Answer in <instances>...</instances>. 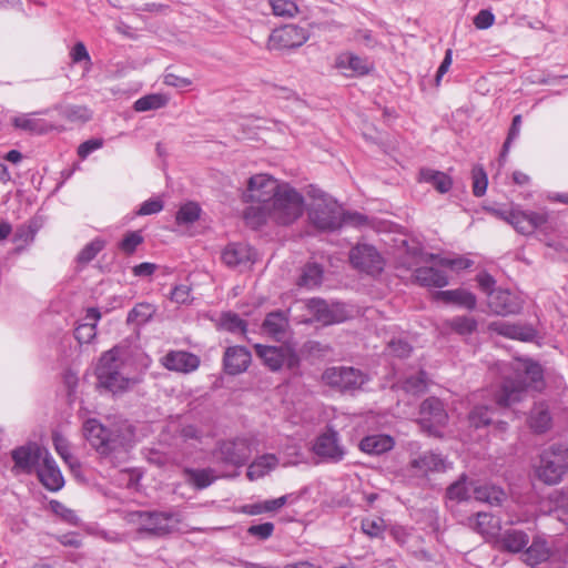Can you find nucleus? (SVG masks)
Segmentation results:
<instances>
[{"label": "nucleus", "instance_id": "51", "mask_svg": "<svg viewBox=\"0 0 568 568\" xmlns=\"http://www.w3.org/2000/svg\"><path fill=\"white\" fill-rule=\"evenodd\" d=\"M488 185L487 174L483 168L476 166L473 169V193L475 196H483L486 193Z\"/></svg>", "mask_w": 568, "mask_h": 568}, {"label": "nucleus", "instance_id": "50", "mask_svg": "<svg viewBox=\"0 0 568 568\" xmlns=\"http://www.w3.org/2000/svg\"><path fill=\"white\" fill-rule=\"evenodd\" d=\"M221 326L232 333H244L246 331L245 322L234 313H224L221 316Z\"/></svg>", "mask_w": 568, "mask_h": 568}, {"label": "nucleus", "instance_id": "31", "mask_svg": "<svg viewBox=\"0 0 568 568\" xmlns=\"http://www.w3.org/2000/svg\"><path fill=\"white\" fill-rule=\"evenodd\" d=\"M489 329L494 331L503 336L519 339V341H532L536 336V332L530 326H523L517 324H510L504 321H497L489 324Z\"/></svg>", "mask_w": 568, "mask_h": 568}, {"label": "nucleus", "instance_id": "12", "mask_svg": "<svg viewBox=\"0 0 568 568\" xmlns=\"http://www.w3.org/2000/svg\"><path fill=\"white\" fill-rule=\"evenodd\" d=\"M323 381L341 390H354L364 385L366 377L358 369L341 366L327 368L323 374Z\"/></svg>", "mask_w": 568, "mask_h": 568}, {"label": "nucleus", "instance_id": "64", "mask_svg": "<svg viewBox=\"0 0 568 568\" xmlns=\"http://www.w3.org/2000/svg\"><path fill=\"white\" fill-rule=\"evenodd\" d=\"M70 58L73 63H79L81 61H87L90 63L89 52L82 42H78L73 45L70 51Z\"/></svg>", "mask_w": 568, "mask_h": 568}, {"label": "nucleus", "instance_id": "18", "mask_svg": "<svg viewBox=\"0 0 568 568\" xmlns=\"http://www.w3.org/2000/svg\"><path fill=\"white\" fill-rule=\"evenodd\" d=\"M313 452L320 458L332 463H338L345 456V448L339 443L337 432L333 429H328L316 438Z\"/></svg>", "mask_w": 568, "mask_h": 568}, {"label": "nucleus", "instance_id": "15", "mask_svg": "<svg viewBox=\"0 0 568 568\" xmlns=\"http://www.w3.org/2000/svg\"><path fill=\"white\" fill-rule=\"evenodd\" d=\"M47 452V448L34 443L13 449L11 453L14 462L13 471L31 474L34 469H38V466Z\"/></svg>", "mask_w": 568, "mask_h": 568}, {"label": "nucleus", "instance_id": "54", "mask_svg": "<svg viewBox=\"0 0 568 568\" xmlns=\"http://www.w3.org/2000/svg\"><path fill=\"white\" fill-rule=\"evenodd\" d=\"M469 423L478 428L490 423V409L486 406H476L469 414Z\"/></svg>", "mask_w": 568, "mask_h": 568}, {"label": "nucleus", "instance_id": "46", "mask_svg": "<svg viewBox=\"0 0 568 568\" xmlns=\"http://www.w3.org/2000/svg\"><path fill=\"white\" fill-rule=\"evenodd\" d=\"M274 16L283 18H293L298 12V7L292 0H270Z\"/></svg>", "mask_w": 568, "mask_h": 568}, {"label": "nucleus", "instance_id": "55", "mask_svg": "<svg viewBox=\"0 0 568 568\" xmlns=\"http://www.w3.org/2000/svg\"><path fill=\"white\" fill-rule=\"evenodd\" d=\"M143 242V236L140 232H129L120 243V248L128 254H131Z\"/></svg>", "mask_w": 568, "mask_h": 568}, {"label": "nucleus", "instance_id": "53", "mask_svg": "<svg viewBox=\"0 0 568 568\" xmlns=\"http://www.w3.org/2000/svg\"><path fill=\"white\" fill-rule=\"evenodd\" d=\"M169 430L170 432H179L180 438L183 442H187V440H199L200 442L203 437V432L194 425H185L181 429H179L175 423H171L169 425Z\"/></svg>", "mask_w": 568, "mask_h": 568}, {"label": "nucleus", "instance_id": "58", "mask_svg": "<svg viewBox=\"0 0 568 568\" xmlns=\"http://www.w3.org/2000/svg\"><path fill=\"white\" fill-rule=\"evenodd\" d=\"M163 210V202L159 199H150L144 201L141 205L139 211L136 212L138 215H151L159 213Z\"/></svg>", "mask_w": 568, "mask_h": 568}, {"label": "nucleus", "instance_id": "61", "mask_svg": "<svg viewBox=\"0 0 568 568\" xmlns=\"http://www.w3.org/2000/svg\"><path fill=\"white\" fill-rule=\"evenodd\" d=\"M550 499L557 509L568 514V487L554 491Z\"/></svg>", "mask_w": 568, "mask_h": 568}, {"label": "nucleus", "instance_id": "44", "mask_svg": "<svg viewBox=\"0 0 568 568\" xmlns=\"http://www.w3.org/2000/svg\"><path fill=\"white\" fill-rule=\"evenodd\" d=\"M201 207L194 202L183 204L175 215V221L179 225H189L199 220Z\"/></svg>", "mask_w": 568, "mask_h": 568}, {"label": "nucleus", "instance_id": "20", "mask_svg": "<svg viewBox=\"0 0 568 568\" xmlns=\"http://www.w3.org/2000/svg\"><path fill=\"white\" fill-rule=\"evenodd\" d=\"M488 306L493 313L506 316L518 313L523 307V301L516 294L498 288L489 292Z\"/></svg>", "mask_w": 568, "mask_h": 568}, {"label": "nucleus", "instance_id": "17", "mask_svg": "<svg viewBox=\"0 0 568 568\" xmlns=\"http://www.w3.org/2000/svg\"><path fill=\"white\" fill-rule=\"evenodd\" d=\"M133 520L139 525L141 531L153 535H165L174 528V516L169 513H136Z\"/></svg>", "mask_w": 568, "mask_h": 568}, {"label": "nucleus", "instance_id": "24", "mask_svg": "<svg viewBox=\"0 0 568 568\" xmlns=\"http://www.w3.org/2000/svg\"><path fill=\"white\" fill-rule=\"evenodd\" d=\"M162 365L169 371L191 373L200 366V358L185 351H171L161 359Z\"/></svg>", "mask_w": 568, "mask_h": 568}, {"label": "nucleus", "instance_id": "13", "mask_svg": "<svg viewBox=\"0 0 568 568\" xmlns=\"http://www.w3.org/2000/svg\"><path fill=\"white\" fill-rule=\"evenodd\" d=\"M419 424L424 430L432 435H439L445 426L448 415L443 403L435 397L427 398L420 405Z\"/></svg>", "mask_w": 568, "mask_h": 568}, {"label": "nucleus", "instance_id": "1", "mask_svg": "<svg viewBox=\"0 0 568 568\" xmlns=\"http://www.w3.org/2000/svg\"><path fill=\"white\" fill-rule=\"evenodd\" d=\"M304 210V196L292 185L283 182L268 204L248 206L244 211V220L253 229H258L267 222L290 225L303 215Z\"/></svg>", "mask_w": 568, "mask_h": 568}, {"label": "nucleus", "instance_id": "57", "mask_svg": "<svg viewBox=\"0 0 568 568\" xmlns=\"http://www.w3.org/2000/svg\"><path fill=\"white\" fill-rule=\"evenodd\" d=\"M520 126H521V115L517 114L514 116L511 126L509 129V133L507 136V140L504 143L503 146V153L501 156L505 158L507 152L509 151L510 143L518 138L520 133Z\"/></svg>", "mask_w": 568, "mask_h": 568}, {"label": "nucleus", "instance_id": "43", "mask_svg": "<svg viewBox=\"0 0 568 568\" xmlns=\"http://www.w3.org/2000/svg\"><path fill=\"white\" fill-rule=\"evenodd\" d=\"M323 278V270L318 264L310 263L307 264L300 278V286H304L306 288H315L321 285Z\"/></svg>", "mask_w": 568, "mask_h": 568}, {"label": "nucleus", "instance_id": "28", "mask_svg": "<svg viewBox=\"0 0 568 568\" xmlns=\"http://www.w3.org/2000/svg\"><path fill=\"white\" fill-rule=\"evenodd\" d=\"M101 313L95 307L87 310L85 315L80 318L74 327V337L80 344H89L97 336V325Z\"/></svg>", "mask_w": 568, "mask_h": 568}, {"label": "nucleus", "instance_id": "16", "mask_svg": "<svg viewBox=\"0 0 568 568\" xmlns=\"http://www.w3.org/2000/svg\"><path fill=\"white\" fill-rule=\"evenodd\" d=\"M307 306L315 320L323 325L341 323L348 318L345 305L338 302L327 303L324 300L312 298Z\"/></svg>", "mask_w": 568, "mask_h": 568}, {"label": "nucleus", "instance_id": "35", "mask_svg": "<svg viewBox=\"0 0 568 568\" xmlns=\"http://www.w3.org/2000/svg\"><path fill=\"white\" fill-rule=\"evenodd\" d=\"M277 465L278 459L274 454L262 455L250 464L246 476L250 480H257L274 470Z\"/></svg>", "mask_w": 568, "mask_h": 568}, {"label": "nucleus", "instance_id": "27", "mask_svg": "<svg viewBox=\"0 0 568 568\" xmlns=\"http://www.w3.org/2000/svg\"><path fill=\"white\" fill-rule=\"evenodd\" d=\"M335 67L346 77L367 74L372 70V63L352 52H344L337 55Z\"/></svg>", "mask_w": 568, "mask_h": 568}, {"label": "nucleus", "instance_id": "11", "mask_svg": "<svg viewBox=\"0 0 568 568\" xmlns=\"http://www.w3.org/2000/svg\"><path fill=\"white\" fill-rule=\"evenodd\" d=\"M254 347L258 357L263 359L264 364L271 371L275 372L284 366L294 368L298 364L297 355L287 345L265 346L262 344H256Z\"/></svg>", "mask_w": 568, "mask_h": 568}, {"label": "nucleus", "instance_id": "48", "mask_svg": "<svg viewBox=\"0 0 568 568\" xmlns=\"http://www.w3.org/2000/svg\"><path fill=\"white\" fill-rule=\"evenodd\" d=\"M447 325L460 335H467L475 331L477 323L473 317L458 316L447 322Z\"/></svg>", "mask_w": 568, "mask_h": 568}, {"label": "nucleus", "instance_id": "37", "mask_svg": "<svg viewBox=\"0 0 568 568\" xmlns=\"http://www.w3.org/2000/svg\"><path fill=\"white\" fill-rule=\"evenodd\" d=\"M183 475L185 477L186 483L196 489H204L209 487L217 478V475L212 468H184Z\"/></svg>", "mask_w": 568, "mask_h": 568}, {"label": "nucleus", "instance_id": "7", "mask_svg": "<svg viewBox=\"0 0 568 568\" xmlns=\"http://www.w3.org/2000/svg\"><path fill=\"white\" fill-rule=\"evenodd\" d=\"M447 497L450 500L457 501L474 498L489 505H498L504 500L505 493L503 489L493 485H475L474 483H467L466 478L462 477L447 488Z\"/></svg>", "mask_w": 568, "mask_h": 568}, {"label": "nucleus", "instance_id": "38", "mask_svg": "<svg viewBox=\"0 0 568 568\" xmlns=\"http://www.w3.org/2000/svg\"><path fill=\"white\" fill-rule=\"evenodd\" d=\"M419 180L430 183L440 193L448 192L453 185L452 179L446 173L432 169H422Z\"/></svg>", "mask_w": 568, "mask_h": 568}, {"label": "nucleus", "instance_id": "42", "mask_svg": "<svg viewBox=\"0 0 568 568\" xmlns=\"http://www.w3.org/2000/svg\"><path fill=\"white\" fill-rule=\"evenodd\" d=\"M550 422L548 408L544 404L536 405L529 417L530 427L537 433H544L549 428Z\"/></svg>", "mask_w": 568, "mask_h": 568}, {"label": "nucleus", "instance_id": "59", "mask_svg": "<svg viewBox=\"0 0 568 568\" xmlns=\"http://www.w3.org/2000/svg\"><path fill=\"white\" fill-rule=\"evenodd\" d=\"M274 531V525L272 523H263L253 525L247 529V532L254 537L265 540L272 536Z\"/></svg>", "mask_w": 568, "mask_h": 568}, {"label": "nucleus", "instance_id": "63", "mask_svg": "<svg viewBox=\"0 0 568 568\" xmlns=\"http://www.w3.org/2000/svg\"><path fill=\"white\" fill-rule=\"evenodd\" d=\"M65 115L72 121H88L91 112L84 106H70L65 110Z\"/></svg>", "mask_w": 568, "mask_h": 568}, {"label": "nucleus", "instance_id": "9", "mask_svg": "<svg viewBox=\"0 0 568 568\" xmlns=\"http://www.w3.org/2000/svg\"><path fill=\"white\" fill-rule=\"evenodd\" d=\"M282 183L268 174H255L247 181L246 189L242 194L243 201L256 203V206H265L276 195Z\"/></svg>", "mask_w": 568, "mask_h": 568}, {"label": "nucleus", "instance_id": "3", "mask_svg": "<svg viewBox=\"0 0 568 568\" xmlns=\"http://www.w3.org/2000/svg\"><path fill=\"white\" fill-rule=\"evenodd\" d=\"M98 386L113 394L125 392L141 381V372L126 348L103 353L95 368Z\"/></svg>", "mask_w": 568, "mask_h": 568}, {"label": "nucleus", "instance_id": "6", "mask_svg": "<svg viewBox=\"0 0 568 568\" xmlns=\"http://www.w3.org/2000/svg\"><path fill=\"white\" fill-rule=\"evenodd\" d=\"M568 471V447L554 445L539 457L535 474L546 485L559 484Z\"/></svg>", "mask_w": 568, "mask_h": 568}, {"label": "nucleus", "instance_id": "25", "mask_svg": "<svg viewBox=\"0 0 568 568\" xmlns=\"http://www.w3.org/2000/svg\"><path fill=\"white\" fill-rule=\"evenodd\" d=\"M37 474L40 481L49 490L57 491L64 485L63 476L49 452H47L45 456L39 464Z\"/></svg>", "mask_w": 568, "mask_h": 568}, {"label": "nucleus", "instance_id": "5", "mask_svg": "<svg viewBox=\"0 0 568 568\" xmlns=\"http://www.w3.org/2000/svg\"><path fill=\"white\" fill-rule=\"evenodd\" d=\"M495 217L510 224L523 235L532 234L538 227L546 224L548 213L545 211H525L519 204L510 203L505 207H486Z\"/></svg>", "mask_w": 568, "mask_h": 568}, {"label": "nucleus", "instance_id": "4", "mask_svg": "<svg viewBox=\"0 0 568 568\" xmlns=\"http://www.w3.org/2000/svg\"><path fill=\"white\" fill-rule=\"evenodd\" d=\"M311 222L320 230L333 231L343 223L362 224L365 217L361 214H344L341 205L331 197H318L310 211Z\"/></svg>", "mask_w": 568, "mask_h": 568}, {"label": "nucleus", "instance_id": "62", "mask_svg": "<svg viewBox=\"0 0 568 568\" xmlns=\"http://www.w3.org/2000/svg\"><path fill=\"white\" fill-rule=\"evenodd\" d=\"M191 300V290L187 285H176L171 292V301L186 304Z\"/></svg>", "mask_w": 568, "mask_h": 568}, {"label": "nucleus", "instance_id": "32", "mask_svg": "<svg viewBox=\"0 0 568 568\" xmlns=\"http://www.w3.org/2000/svg\"><path fill=\"white\" fill-rule=\"evenodd\" d=\"M524 550L523 560L529 566H536L548 560L551 554L547 541L541 537H535Z\"/></svg>", "mask_w": 568, "mask_h": 568}, {"label": "nucleus", "instance_id": "33", "mask_svg": "<svg viewBox=\"0 0 568 568\" xmlns=\"http://www.w3.org/2000/svg\"><path fill=\"white\" fill-rule=\"evenodd\" d=\"M471 527L483 535L486 539H496L500 531V521L496 519L491 514L478 513L476 518L471 520Z\"/></svg>", "mask_w": 568, "mask_h": 568}, {"label": "nucleus", "instance_id": "60", "mask_svg": "<svg viewBox=\"0 0 568 568\" xmlns=\"http://www.w3.org/2000/svg\"><path fill=\"white\" fill-rule=\"evenodd\" d=\"M495 22V16L489 10H480L474 18V24L479 30L490 28Z\"/></svg>", "mask_w": 568, "mask_h": 568}, {"label": "nucleus", "instance_id": "56", "mask_svg": "<svg viewBox=\"0 0 568 568\" xmlns=\"http://www.w3.org/2000/svg\"><path fill=\"white\" fill-rule=\"evenodd\" d=\"M387 349L392 355L397 357H406L409 355L412 347L406 341L398 338L389 341L387 344Z\"/></svg>", "mask_w": 568, "mask_h": 568}, {"label": "nucleus", "instance_id": "34", "mask_svg": "<svg viewBox=\"0 0 568 568\" xmlns=\"http://www.w3.org/2000/svg\"><path fill=\"white\" fill-rule=\"evenodd\" d=\"M394 447V439L388 435L376 434L366 436L359 443L362 452L371 455H381Z\"/></svg>", "mask_w": 568, "mask_h": 568}, {"label": "nucleus", "instance_id": "41", "mask_svg": "<svg viewBox=\"0 0 568 568\" xmlns=\"http://www.w3.org/2000/svg\"><path fill=\"white\" fill-rule=\"evenodd\" d=\"M169 102V97L163 93H152L138 99L134 102V110L138 112H145L150 110H158L165 106Z\"/></svg>", "mask_w": 568, "mask_h": 568}, {"label": "nucleus", "instance_id": "29", "mask_svg": "<svg viewBox=\"0 0 568 568\" xmlns=\"http://www.w3.org/2000/svg\"><path fill=\"white\" fill-rule=\"evenodd\" d=\"M252 356L247 348L243 346H232L224 353V368L227 374L236 375L243 373L250 366Z\"/></svg>", "mask_w": 568, "mask_h": 568}, {"label": "nucleus", "instance_id": "49", "mask_svg": "<svg viewBox=\"0 0 568 568\" xmlns=\"http://www.w3.org/2000/svg\"><path fill=\"white\" fill-rule=\"evenodd\" d=\"M426 376L424 372H419L416 376H410L405 378L403 382L402 388L406 393H410L417 395L423 393L426 389Z\"/></svg>", "mask_w": 568, "mask_h": 568}, {"label": "nucleus", "instance_id": "30", "mask_svg": "<svg viewBox=\"0 0 568 568\" xmlns=\"http://www.w3.org/2000/svg\"><path fill=\"white\" fill-rule=\"evenodd\" d=\"M12 124L19 130L36 134L48 133L54 128L49 121L40 118L38 113L19 114L12 119Z\"/></svg>", "mask_w": 568, "mask_h": 568}, {"label": "nucleus", "instance_id": "36", "mask_svg": "<svg viewBox=\"0 0 568 568\" xmlns=\"http://www.w3.org/2000/svg\"><path fill=\"white\" fill-rule=\"evenodd\" d=\"M435 298L445 303H453L468 310L476 306V297L473 293L465 290L439 291L435 293Z\"/></svg>", "mask_w": 568, "mask_h": 568}, {"label": "nucleus", "instance_id": "39", "mask_svg": "<svg viewBox=\"0 0 568 568\" xmlns=\"http://www.w3.org/2000/svg\"><path fill=\"white\" fill-rule=\"evenodd\" d=\"M287 320L285 318L284 314L281 312H274L266 316L263 323V331L278 339L285 332Z\"/></svg>", "mask_w": 568, "mask_h": 568}, {"label": "nucleus", "instance_id": "8", "mask_svg": "<svg viewBox=\"0 0 568 568\" xmlns=\"http://www.w3.org/2000/svg\"><path fill=\"white\" fill-rule=\"evenodd\" d=\"M433 255L423 253L420 250L415 248L402 262L406 270L413 271V276L416 282L424 286L443 287L448 284L447 275L434 267L420 266L423 263H428Z\"/></svg>", "mask_w": 568, "mask_h": 568}, {"label": "nucleus", "instance_id": "19", "mask_svg": "<svg viewBox=\"0 0 568 568\" xmlns=\"http://www.w3.org/2000/svg\"><path fill=\"white\" fill-rule=\"evenodd\" d=\"M352 264L366 273H378L383 268V258L376 248L368 244H359L349 254Z\"/></svg>", "mask_w": 568, "mask_h": 568}, {"label": "nucleus", "instance_id": "40", "mask_svg": "<svg viewBox=\"0 0 568 568\" xmlns=\"http://www.w3.org/2000/svg\"><path fill=\"white\" fill-rule=\"evenodd\" d=\"M155 311V306L150 303H139L130 311L126 321L129 324L143 325L153 317Z\"/></svg>", "mask_w": 568, "mask_h": 568}, {"label": "nucleus", "instance_id": "52", "mask_svg": "<svg viewBox=\"0 0 568 568\" xmlns=\"http://www.w3.org/2000/svg\"><path fill=\"white\" fill-rule=\"evenodd\" d=\"M104 247V241L95 239L87 244L78 255V260L81 263H88L92 261L99 252Z\"/></svg>", "mask_w": 568, "mask_h": 568}, {"label": "nucleus", "instance_id": "26", "mask_svg": "<svg viewBox=\"0 0 568 568\" xmlns=\"http://www.w3.org/2000/svg\"><path fill=\"white\" fill-rule=\"evenodd\" d=\"M255 251L245 243H231L222 252V261L229 267L247 266L255 260Z\"/></svg>", "mask_w": 568, "mask_h": 568}, {"label": "nucleus", "instance_id": "2", "mask_svg": "<svg viewBox=\"0 0 568 568\" xmlns=\"http://www.w3.org/2000/svg\"><path fill=\"white\" fill-rule=\"evenodd\" d=\"M504 377L500 392L496 395V404L510 406L521 400L527 390H540L544 387L542 368L529 358H516L510 364L499 365Z\"/></svg>", "mask_w": 568, "mask_h": 568}, {"label": "nucleus", "instance_id": "10", "mask_svg": "<svg viewBox=\"0 0 568 568\" xmlns=\"http://www.w3.org/2000/svg\"><path fill=\"white\" fill-rule=\"evenodd\" d=\"M308 40V32L296 24H286L272 31L266 48L270 51H282L303 45Z\"/></svg>", "mask_w": 568, "mask_h": 568}, {"label": "nucleus", "instance_id": "14", "mask_svg": "<svg viewBox=\"0 0 568 568\" xmlns=\"http://www.w3.org/2000/svg\"><path fill=\"white\" fill-rule=\"evenodd\" d=\"M83 437L101 455H108L115 448V442L111 434L95 418H85L82 425Z\"/></svg>", "mask_w": 568, "mask_h": 568}, {"label": "nucleus", "instance_id": "22", "mask_svg": "<svg viewBox=\"0 0 568 568\" xmlns=\"http://www.w3.org/2000/svg\"><path fill=\"white\" fill-rule=\"evenodd\" d=\"M529 535L516 528H509L503 532H498L494 544L495 547L504 552L518 554L521 552L529 544Z\"/></svg>", "mask_w": 568, "mask_h": 568}, {"label": "nucleus", "instance_id": "21", "mask_svg": "<svg viewBox=\"0 0 568 568\" xmlns=\"http://www.w3.org/2000/svg\"><path fill=\"white\" fill-rule=\"evenodd\" d=\"M252 454L251 443L246 438L223 442L219 448L220 457L229 464L240 466L244 464Z\"/></svg>", "mask_w": 568, "mask_h": 568}, {"label": "nucleus", "instance_id": "23", "mask_svg": "<svg viewBox=\"0 0 568 568\" xmlns=\"http://www.w3.org/2000/svg\"><path fill=\"white\" fill-rule=\"evenodd\" d=\"M409 467L418 476H426L429 473H440L450 468V464L439 454L426 452L413 458Z\"/></svg>", "mask_w": 568, "mask_h": 568}, {"label": "nucleus", "instance_id": "45", "mask_svg": "<svg viewBox=\"0 0 568 568\" xmlns=\"http://www.w3.org/2000/svg\"><path fill=\"white\" fill-rule=\"evenodd\" d=\"M385 529V521L381 517L369 516L362 520V530L371 538L383 537Z\"/></svg>", "mask_w": 568, "mask_h": 568}, {"label": "nucleus", "instance_id": "47", "mask_svg": "<svg viewBox=\"0 0 568 568\" xmlns=\"http://www.w3.org/2000/svg\"><path fill=\"white\" fill-rule=\"evenodd\" d=\"M53 445L57 453L61 458L71 467L74 468L78 464L77 459L70 453L69 442L60 434H53Z\"/></svg>", "mask_w": 568, "mask_h": 568}]
</instances>
